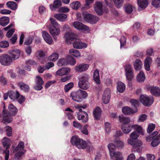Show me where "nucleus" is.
Returning a JSON list of instances; mask_svg holds the SVG:
<instances>
[{
    "instance_id": "nucleus-19",
    "label": "nucleus",
    "mask_w": 160,
    "mask_h": 160,
    "mask_svg": "<svg viewBox=\"0 0 160 160\" xmlns=\"http://www.w3.org/2000/svg\"><path fill=\"white\" fill-rule=\"evenodd\" d=\"M70 71V69L68 67H66L59 69L56 72V74L62 76L69 73Z\"/></svg>"
},
{
    "instance_id": "nucleus-38",
    "label": "nucleus",
    "mask_w": 160,
    "mask_h": 160,
    "mask_svg": "<svg viewBox=\"0 0 160 160\" xmlns=\"http://www.w3.org/2000/svg\"><path fill=\"white\" fill-rule=\"evenodd\" d=\"M81 139L77 136H73L71 138V142L72 144L77 146Z\"/></svg>"
},
{
    "instance_id": "nucleus-5",
    "label": "nucleus",
    "mask_w": 160,
    "mask_h": 160,
    "mask_svg": "<svg viewBox=\"0 0 160 160\" xmlns=\"http://www.w3.org/2000/svg\"><path fill=\"white\" fill-rule=\"evenodd\" d=\"M94 9L96 13L99 15L102 14L103 12L106 13L108 12V10L107 9H103L102 2H96L94 6Z\"/></svg>"
},
{
    "instance_id": "nucleus-36",
    "label": "nucleus",
    "mask_w": 160,
    "mask_h": 160,
    "mask_svg": "<svg viewBox=\"0 0 160 160\" xmlns=\"http://www.w3.org/2000/svg\"><path fill=\"white\" fill-rule=\"evenodd\" d=\"M137 79L139 82H143L145 79V76L143 72L141 71L137 76Z\"/></svg>"
},
{
    "instance_id": "nucleus-40",
    "label": "nucleus",
    "mask_w": 160,
    "mask_h": 160,
    "mask_svg": "<svg viewBox=\"0 0 160 160\" xmlns=\"http://www.w3.org/2000/svg\"><path fill=\"white\" fill-rule=\"evenodd\" d=\"M160 143V139L157 136L155 138H154L151 143V145L152 147H156L158 146Z\"/></svg>"
},
{
    "instance_id": "nucleus-17",
    "label": "nucleus",
    "mask_w": 160,
    "mask_h": 160,
    "mask_svg": "<svg viewBox=\"0 0 160 160\" xmlns=\"http://www.w3.org/2000/svg\"><path fill=\"white\" fill-rule=\"evenodd\" d=\"M49 31L52 36L58 35L60 32V26H51L49 28Z\"/></svg>"
},
{
    "instance_id": "nucleus-21",
    "label": "nucleus",
    "mask_w": 160,
    "mask_h": 160,
    "mask_svg": "<svg viewBox=\"0 0 160 160\" xmlns=\"http://www.w3.org/2000/svg\"><path fill=\"white\" fill-rule=\"evenodd\" d=\"M102 111L101 108L98 107L96 108L93 111V114L95 119L99 120L101 115Z\"/></svg>"
},
{
    "instance_id": "nucleus-27",
    "label": "nucleus",
    "mask_w": 160,
    "mask_h": 160,
    "mask_svg": "<svg viewBox=\"0 0 160 160\" xmlns=\"http://www.w3.org/2000/svg\"><path fill=\"white\" fill-rule=\"evenodd\" d=\"M152 61V58L149 57H147L145 60L144 67L145 69L149 71L150 69V64Z\"/></svg>"
},
{
    "instance_id": "nucleus-32",
    "label": "nucleus",
    "mask_w": 160,
    "mask_h": 160,
    "mask_svg": "<svg viewBox=\"0 0 160 160\" xmlns=\"http://www.w3.org/2000/svg\"><path fill=\"white\" fill-rule=\"evenodd\" d=\"M37 54V57L39 62L42 63L45 60L43 58L45 56L44 52L42 51H39L38 52Z\"/></svg>"
},
{
    "instance_id": "nucleus-11",
    "label": "nucleus",
    "mask_w": 160,
    "mask_h": 160,
    "mask_svg": "<svg viewBox=\"0 0 160 160\" xmlns=\"http://www.w3.org/2000/svg\"><path fill=\"white\" fill-rule=\"evenodd\" d=\"M35 82L36 85L34 88L36 90H39L42 88V85L44 83V82L42 78L39 76H37L35 78Z\"/></svg>"
},
{
    "instance_id": "nucleus-39",
    "label": "nucleus",
    "mask_w": 160,
    "mask_h": 160,
    "mask_svg": "<svg viewBox=\"0 0 160 160\" xmlns=\"http://www.w3.org/2000/svg\"><path fill=\"white\" fill-rule=\"evenodd\" d=\"M68 64H69L72 65H74L76 63V60L72 56L69 55L67 57Z\"/></svg>"
},
{
    "instance_id": "nucleus-41",
    "label": "nucleus",
    "mask_w": 160,
    "mask_h": 160,
    "mask_svg": "<svg viewBox=\"0 0 160 160\" xmlns=\"http://www.w3.org/2000/svg\"><path fill=\"white\" fill-rule=\"evenodd\" d=\"M81 4L78 1H75L70 4V7L74 9L77 10L80 7Z\"/></svg>"
},
{
    "instance_id": "nucleus-61",
    "label": "nucleus",
    "mask_w": 160,
    "mask_h": 160,
    "mask_svg": "<svg viewBox=\"0 0 160 160\" xmlns=\"http://www.w3.org/2000/svg\"><path fill=\"white\" fill-rule=\"evenodd\" d=\"M105 127L106 132H109L111 129V127L110 124L108 122H106L105 123Z\"/></svg>"
},
{
    "instance_id": "nucleus-42",
    "label": "nucleus",
    "mask_w": 160,
    "mask_h": 160,
    "mask_svg": "<svg viewBox=\"0 0 160 160\" xmlns=\"http://www.w3.org/2000/svg\"><path fill=\"white\" fill-rule=\"evenodd\" d=\"M58 57L59 55L58 53L54 52L49 57L48 59L50 61H55L58 59Z\"/></svg>"
},
{
    "instance_id": "nucleus-49",
    "label": "nucleus",
    "mask_w": 160,
    "mask_h": 160,
    "mask_svg": "<svg viewBox=\"0 0 160 160\" xmlns=\"http://www.w3.org/2000/svg\"><path fill=\"white\" fill-rule=\"evenodd\" d=\"M9 44L7 41H3L0 42V47L2 48H7L8 47Z\"/></svg>"
},
{
    "instance_id": "nucleus-1",
    "label": "nucleus",
    "mask_w": 160,
    "mask_h": 160,
    "mask_svg": "<svg viewBox=\"0 0 160 160\" xmlns=\"http://www.w3.org/2000/svg\"><path fill=\"white\" fill-rule=\"evenodd\" d=\"M120 131L116 132L114 136L113 142L109 143L108 146L111 158L114 160H120L119 152L120 144Z\"/></svg>"
},
{
    "instance_id": "nucleus-15",
    "label": "nucleus",
    "mask_w": 160,
    "mask_h": 160,
    "mask_svg": "<svg viewBox=\"0 0 160 160\" xmlns=\"http://www.w3.org/2000/svg\"><path fill=\"white\" fill-rule=\"evenodd\" d=\"M78 118L84 123L86 122L88 120V115L85 112H79L78 114Z\"/></svg>"
},
{
    "instance_id": "nucleus-33",
    "label": "nucleus",
    "mask_w": 160,
    "mask_h": 160,
    "mask_svg": "<svg viewBox=\"0 0 160 160\" xmlns=\"http://www.w3.org/2000/svg\"><path fill=\"white\" fill-rule=\"evenodd\" d=\"M139 7L142 8H145L148 6L147 0H138V2Z\"/></svg>"
},
{
    "instance_id": "nucleus-60",
    "label": "nucleus",
    "mask_w": 160,
    "mask_h": 160,
    "mask_svg": "<svg viewBox=\"0 0 160 160\" xmlns=\"http://www.w3.org/2000/svg\"><path fill=\"white\" fill-rule=\"evenodd\" d=\"M14 29L12 28L8 30L6 34V36L8 38H10L14 32Z\"/></svg>"
},
{
    "instance_id": "nucleus-56",
    "label": "nucleus",
    "mask_w": 160,
    "mask_h": 160,
    "mask_svg": "<svg viewBox=\"0 0 160 160\" xmlns=\"http://www.w3.org/2000/svg\"><path fill=\"white\" fill-rule=\"evenodd\" d=\"M139 137V135L136 131H134L131 133L130 137L132 139H137Z\"/></svg>"
},
{
    "instance_id": "nucleus-45",
    "label": "nucleus",
    "mask_w": 160,
    "mask_h": 160,
    "mask_svg": "<svg viewBox=\"0 0 160 160\" xmlns=\"http://www.w3.org/2000/svg\"><path fill=\"white\" fill-rule=\"evenodd\" d=\"M73 83L72 82H70L66 85L64 88V91L65 92H68L73 87Z\"/></svg>"
},
{
    "instance_id": "nucleus-9",
    "label": "nucleus",
    "mask_w": 160,
    "mask_h": 160,
    "mask_svg": "<svg viewBox=\"0 0 160 160\" xmlns=\"http://www.w3.org/2000/svg\"><path fill=\"white\" fill-rule=\"evenodd\" d=\"M72 43L73 48L76 49H81L87 47V44L86 43L81 42L80 39L77 38L75 39Z\"/></svg>"
},
{
    "instance_id": "nucleus-47",
    "label": "nucleus",
    "mask_w": 160,
    "mask_h": 160,
    "mask_svg": "<svg viewBox=\"0 0 160 160\" xmlns=\"http://www.w3.org/2000/svg\"><path fill=\"white\" fill-rule=\"evenodd\" d=\"M155 128V124L153 123H149L148 124V128L147 129V132L148 133H150Z\"/></svg>"
},
{
    "instance_id": "nucleus-55",
    "label": "nucleus",
    "mask_w": 160,
    "mask_h": 160,
    "mask_svg": "<svg viewBox=\"0 0 160 160\" xmlns=\"http://www.w3.org/2000/svg\"><path fill=\"white\" fill-rule=\"evenodd\" d=\"M129 122L130 120L128 118L125 117L121 118V122L123 123V125H128L127 123Z\"/></svg>"
},
{
    "instance_id": "nucleus-3",
    "label": "nucleus",
    "mask_w": 160,
    "mask_h": 160,
    "mask_svg": "<svg viewBox=\"0 0 160 160\" xmlns=\"http://www.w3.org/2000/svg\"><path fill=\"white\" fill-rule=\"evenodd\" d=\"M88 96L87 92L81 89H78L76 92H72L70 97L74 101L78 102L82 101V99L86 98Z\"/></svg>"
},
{
    "instance_id": "nucleus-24",
    "label": "nucleus",
    "mask_w": 160,
    "mask_h": 160,
    "mask_svg": "<svg viewBox=\"0 0 160 160\" xmlns=\"http://www.w3.org/2000/svg\"><path fill=\"white\" fill-rule=\"evenodd\" d=\"M142 65V63L139 59H136L134 63V68L136 71L140 70L141 69Z\"/></svg>"
},
{
    "instance_id": "nucleus-57",
    "label": "nucleus",
    "mask_w": 160,
    "mask_h": 160,
    "mask_svg": "<svg viewBox=\"0 0 160 160\" xmlns=\"http://www.w3.org/2000/svg\"><path fill=\"white\" fill-rule=\"evenodd\" d=\"M152 5L155 7H160V0H154L152 2Z\"/></svg>"
},
{
    "instance_id": "nucleus-64",
    "label": "nucleus",
    "mask_w": 160,
    "mask_h": 160,
    "mask_svg": "<svg viewBox=\"0 0 160 160\" xmlns=\"http://www.w3.org/2000/svg\"><path fill=\"white\" fill-rule=\"evenodd\" d=\"M18 38L17 35L14 34L13 37L10 39V41L12 44H14L16 42Z\"/></svg>"
},
{
    "instance_id": "nucleus-62",
    "label": "nucleus",
    "mask_w": 160,
    "mask_h": 160,
    "mask_svg": "<svg viewBox=\"0 0 160 160\" xmlns=\"http://www.w3.org/2000/svg\"><path fill=\"white\" fill-rule=\"evenodd\" d=\"M130 102L131 104L132 105L135 107H137L138 104V101L134 99H131L130 101Z\"/></svg>"
},
{
    "instance_id": "nucleus-14",
    "label": "nucleus",
    "mask_w": 160,
    "mask_h": 160,
    "mask_svg": "<svg viewBox=\"0 0 160 160\" xmlns=\"http://www.w3.org/2000/svg\"><path fill=\"white\" fill-rule=\"evenodd\" d=\"M73 25L74 27L78 29L87 31L89 29L88 27L79 22H75L73 23Z\"/></svg>"
},
{
    "instance_id": "nucleus-58",
    "label": "nucleus",
    "mask_w": 160,
    "mask_h": 160,
    "mask_svg": "<svg viewBox=\"0 0 160 160\" xmlns=\"http://www.w3.org/2000/svg\"><path fill=\"white\" fill-rule=\"evenodd\" d=\"M46 70L45 66H39L38 68V70L40 73H42L44 71Z\"/></svg>"
},
{
    "instance_id": "nucleus-44",
    "label": "nucleus",
    "mask_w": 160,
    "mask_h": 160,
    "mask_svg": "<svg viewBox=\"0 0 160 160\" xmlns=\"http://www.w3.org/2000/svg\"><path fill=\"white\" fill-rule=\"evenodd\" d=\"M130 128H131V126L129 127L128 125H122V129L125 133L127 134L131 131L130 129Z\"/></svg>"
},
{
    "instance_id": "nucleus-10",
    "label": "nucleus",
    "mask_w": 160,
    "mask_h": 160,
    "mask_svg": "<svg viewBox=\"0 0 160 160\" xmlns=\"http://www.w3.org/2000/svg\"><path fill=\"white\" fill-rule=\"evenodd\" d=\"M64 38L67 43H72V42L76 38L75 34L72 32H67L65 34Z\"/></svg>"
},
{
    "instance_id": "nucleus-25",
    "label": "nucleus",
    "mask_w": 160,
    "mask_h": 160,
    "mask_svg": "<svg viewBox=\"0 0 160 160\" xmlns=\"http://www.w3.org/2000/svg\"><path fill=\"white\" fill-rule=\"evenodd\" d=\"M62 3L59 0H55L53 2V4L50 5V9L52 10H54V8H57L61 6Z\"/></svg>"
},
{
    "instance_id": "nucleus-31",
    "label": "nucleus",
    "mask_w": 160,
    "mask_h": 160,
    "mask_svg": "<svg viewBox=\"0 0 160 160\" xmlns=\"http://www.w3.org/2000/svg\"><path fill=\"white\" fill-rule=\"evenodd\" d=\"M9 22V19L8 17H3L0 18V24L2 26H6Z\"/></svg>"
},
{
    "instance_id": "nucleus-12",
    "label": "nucleus",
    "mask_w": 160,
    "mask_h": 160,
    "mask_svg": "<svg viewBox=\"0 0 160 160\" xmlns=\"http://www.w3.org/2000/svg\"><path fill=\"white\" fill-rule=\"evenodd\" d=\"M111 95V91L109 88H107L104 92L102 97V101L105 104L108 103L109 101Z\"/></svg>"
},
{
    "instance_id": "nucleus-54",
    "label": "nucleus",
    "mask_w": 160,
    "mask_h": 160,
    "mask_svg": "<svg viewBox=\"0 0 160 160\" xmlns=\"http://www.w3.org/2000/svg\"><path fill=\"white\" fill-rule=\"evenodd\" d=\"M5 128L7 135L9 137L11 136L12 134V128L11 127L9 126H7Z\"/></svg>"
},
{
    "instance_id": "nucleus-53",
    "label": "nucleus",
    "mask_w": 160,
    "mask_h": 160,
    "mask_svg": "<svg viewBox=\"0 0 160 160\" xmlns=\"http://www.w3.org/2000/svg\"><path fill=\"white\" fill-rule=\"evenodd\" d=\"M142 144V142L140 140H138L135 142L133 146V148L135 149L141 147Z\"/></svg>"
},
{
    "instance_id": "nucleus-16",
    "label": "nucleus",
    "mask_w": 160,
    "mask_h": 160,
    "mask_svg": "<svg viewBox=\"0 0 160 160\" xmlns=\"http://www.w3.org/2000/svg\"><path fill=\"white\" fill-rule=\"evenodd\" d=\"M89 67V65L87 64H81L77 65L75 67V70L78 72H84L86 71Z\"/></svg>"
},
{
    "instance_id": "nucleus-30",
    "label": "nucleus",
    "mask_w": 160,
    "mask_h": 160,
    "mask_svg": "<svg viewBox=\"0 0 160 160\" xmlns=\"http://www.w3.org/2000/svg\"><path fill=\"white\" fill-rule=\"evenodd\" d=\"M69 53L76 58H80L81 57V54L79 51L74 49H71L69 51Z\"/></svg>"
},
{
    "instance_id": "nucleus-2",
    "label": "nucleus",
    "mask_w": 160,
    "mask_h": 160,
    "mask_svg": "<svg viewBox=\"0 0 160 160\" xmlns=\"http://www.w3.org/2000/svg\"><path fill=\"white\" fill-rule=\"evenodd\" d=\"M8 108L9 111V113L7 110L4 109L2 112V119L4 123L8 122L10 123L12 121V118L10 115L12 116H15L18 112V109L16 107L12 104H10L8 106Z\"/></svg>"
},
{
    "instance_id": "nucleus-52",
    "label": "nucleus",
    "mask_w": 160,
    "mask_h": 160,
    "mask_svg": "<svg viewBox=\"0 0 160 160\" xmlns=\"http://www.w3.org/2000/svg\"><path fill=\"white\" fill-rule=\"evenodd\" d=\"M125 73L133 71V68L131 65L128 64L124 67Z\"/></svg>"
},
{
    "instance_id": "nucleus-37",
    "label": "nucleus",
    "mask_w": 160,
    "mask_h": 160,
    "mask_svg": "<svg viewBox=\"0 0 160 160\" xmlns=\"http://www.w3.org/2000/svg\"><path fill=\"white\" fill-rule=\"evenodd\" d=\"M87 144L86 141L81 139L78 144H77V147L79 149H84L87 147Z\"/></svg>"
},
{
    "instance_id": "nucleus-48",
    "label": "nucleus",
    "mask_w": 160,
    "mask_h": 160,
    "mask_svg": "<svg viewBox=\"0 0 160 160\" xmlns=\"http://www.w3.org/2000/svg\"><path fill=\"white\" fill-rule=\"evenodd\" d=\"M125 10L128 13H131L132 11V6L130 4H126L125 6Z\"/></svg>"
},
{
    "instance_id": "nucleus-20",
    "label": "nucleus",
    "mask_w": 160,
    "mask_h": 160,
    "mask_svg": "<svg viewBox=\"0 0 160 160\" xmlns=\"http://www.w3.org/2000/svg\"><path fill=\"white\" fill-rule=\"evenodd\" d=\"M54 17L60 21L64 22L66 21L67 18V15L64 13H58L55 14L54 15Z\"/></svg>"
},
{
    "instance_id": "nucleus-4",
    "label": "nucleus",
    "mask_w": 160,
    "mask_h": 160,
    "mask_svg": "<svg viewBox=\"0 0 160 160\" xmlns=\"http://www.w3.org/2000/svg\"><path fill=\"white\" fill-rule=\"evenodd\" d=\"M88 76L87 74L82 75L79 79L78 85L80 88L83 89L87 90L89 87L88 82Z\"/></svg>"
},
{
    "instance_id": "nucleus-28",
    "label": "nucleus",
    "mask_w": 160,
    "mask_h": 160,
    "mask_svg": "<svg viewBox=\"0 0 160 160\" xmlns=\"http://www.w3.org/2000/svg\"><path fill=\"white\" fill-rule=\"evenodd\" d=\"M131 128L135 130V131H136L138 134H143V130L141 126L135 124L131 126Z\"/></svg>"
},
{
    "instance_id": "nucleus-23",
    "label": "nucleus",
    "mask_w": 160,
    "mask_h": 160,
    "mask_svg": "<svg viewBox=\"0 0 160 160\" xmlns=\"http://www.w3.org/2000/svg\"><path fill=\"white\" fill-rule=\"evenodd\" d=\"M151 93L153 95L158 96L160 95V89L154 86L150 87L149 88Z\"/></svg>"
},
{
    "instance_id": "nucleus-13",
    "label": "nucleus",
    "mask_w": 160,
    "mask_h": 160,
    "mask_svg": "<svg viewBox=\"0 0 160 160\" xmlns=\"http://www.w3.org/2000/svg\"><path fill=\"white\" fill-rule=\"evenodd\" d=\"M10 56L12 61L18 59L20 56V52L19 50L14 49L10 51L9 52Z\"/></svg>"
},
{
    "instance_id": "nucleus-18",
    "label": "nucleus",
    "mask_w": 160,
    "mask_h": 160,
    "mask_svg": "<svg viewBox=\"0 0 160 160\" xmlns=\"http://www.w3.org/2000/svg\"><path fill=\"white\" fill-rule=\"evenodd\" d=\"M42 36L45 41L50 44L53 42V40L51 36L47 32L44 31L42 32Z\"/></svg>"
},
{
    "instance_id": "nucleus-7",
    "label": "nucleus",
    "mask_w": 160,
    "mask_h": 160,
    "mask_svg": "<svg viewBox=\"0 0 160 160\" xmlns=\"http://www.w3.org/2000/svg\"><path fill=\"white\" fill-rule=\"evenodd\" d=\"M141 102L144 105L147 106H151L153 101L152 97H149L146 95H142L140 97Z\"/></svg>"
},
{
    "instance_id": "nucleus-26",
    "label": "nucleus",
    "mask_w": 160,
    "mask_h": 160,
    "mask_svg": "<svg viewBox=\"0 0 160 160\" xmlns=\"http://www.w3.org/2000/svg\"><path fill=\"white\" fill-rule=\"evenodd\" d=\"M8 94L9 97L13 101L17 99L19 95V93L17 91H11L9 92Z\"/></svg>"
},
{
    "instance_id": "nucleus-29",
    "label": "nucleus",
    "mask_w": 160,
    "mask_h": 160,
    "mask_svg": "<svg viewBox=\"0 0 160 160\" xmlns=\"http://www.w3.org/2000/svg\"><path fill=\"white\" fill-rule=\"evenodd\" d=\"M93 79L95 82L98 84L100 83L99 71L96 69L94 72Z\"/></svg>"
},
{
    "instance_id": "nucleus-46",
    "label": "nucleus",
    "mask_w": 160,
    "mask_h": 160,
    "mask_svg": "<svg viewBox=\"0 0 160 160\" xmlns=\"http://www.w3.org/2000/svg\"><path fill=\"white\" fill-rule=\"evenodd\" d=\"M68 64L67 58V59L61 58L58 62V65L59 66H62Z\"/></svg>"
},
{
    "instance_id": "nucleus-34",
    "label": "nucleus",
    "mask_w": 160,
    "mask_h": 160,
    "mask_svg": "<svg viewBox=\"0 0 160 160\" xmlns=\"http://www.w3.org/2000/svg\"><path fill=\"white\" fill-rule=\"evenodd\" d=\"M18 85L21 89L25 92L28 91L29 89L28 86L23 82H18Z\"/></svg>"
},
{
    "instance_id": "nucleus-63",
    "label": "nucleus",
    "mask_w": 160,
    "mask_h": 160,
    "mask_svg": "<svg viewBox=\"0 0 160 160\" xmlns=\"http://www.w3.org/2000/svg\"><path fill=\"white\" fill-rule=\"evenodd\" d=\"M126 41V38L124 36H122L121 38V48L125 45Z\"/></svg>"
},
{
    "instance_id": "nucleus-8",
    "label": "nucleus",
    "mask_w": 160,
    "mask_h": 160,
    "mask_svg": "<svg viewBox=\"0 0 160 160\" xmlns=\"http://www.w3.org/2000/svg\"><path fill=\"white\" fill-rule=\"evenodd\" d=\"M12 62L9 55L3 54L0 56V62L2 65L8 66Z\"/></svg>"
},
{
    "instance_id": "nucleus-22",
    "label": "nucleus",
    "mask_w": 160,
    "mask_h": 160,
    "mask_svg": "<svg viewBox=\"0 0 160 160\" xmlns=\"http://www.w3.org/2000/svg\"><path fill=\"white\" fill-rule=\"evenodd\" d=\"M122 111L125 114H129L135 113L137 111L133 110L128 106H125L122 108Z\"/></svg>"
},
{
    "instance_id": "nucleus-43",
    "label": "nucleus",
    "mask_w": 160,
    "mask_h": 160,
    "mask_svg": "<svg viewBox=\"0 0 160 160\" xmlns=\"http://www.w3.org/2000/svg\"><path fill=\"white\" fill-rule=\"evenodd\" d=\"M127 79L129 81H131L133 78V71L125 73Z\"/></svg>"
},
{
    "instance_id": "nucleus-59",
    "label": "nucleus",
    "mask_w": 160,
    "mask_h": 160,
    "mask_svg": "<svg viewBox=\"0 0 160 160\" xmlns=\"http://www.w3.org/2000/svg\"><path fill=\"white\" fill-rule=\"evenodd\" d=\"M92 16L91 14H88L84 15V18L86 21L90 22Z\"/></svg>"
},
{
    "instance_id": "nucleus-35",
    "label": "nucleus",
    "mask_w": 160,
    "mask_h": 160,
    "mask_svg": "<svg viewBox=\"0 0 160 160\" xmlns=\"http://www.w3.org/2000/svg\"><path fill=\"white\" fill-rule=\"evenodd\" d=\"M6 4L8 8L12 10H15L17 8V3L14 2H8Z\"/></svg>"
},
{
    "instance_id": "nucleus-51",
    "label": "nucleus",
    "mask_w": 160,
    "mask_h": 160,
    "mask_svg": "<svg viewBox=\"0 0 160 160\" xmlns=\"http://www.w3.org/2000/svg\"><path fill=\"white\" fill-rule=\"evenodd\" d=\"M24 143L23 142H20L18 143L16 149L20 150H26L24 149Z\"/></svg>"
},
{
    "instance_id": "nucleus-50",
    "label": "nucleus",
    "mask_w": 160,
    "mask_h": 160,
    "mask_svg": "<svg viewBox=\"0 0 160 160\" xmlns=\"http://www.w3.org/2000/svg\"><path fill=\"white\" fill-rule=\"evenodd\" d=\"M88 126L87 125H85L83 127H81V128L80 129L81 132L83 134L88 135Z\"/></svg>"
},
{
    "instance_id": "nucleus-6",
    "label": "nucleus",
    "mask_w": 160,
    "mask_h": 160,
    "mask_svg": "<svg viewBox=\"0 0 160 160\" xmlns=\"http://www.w3.org/2000/svg\"><path fill=\"white\" fill-rule=\"evenodd\" d=\"M9 141V139L6 137H4L2 140L3 145L6 148V150L4 151V153L5 154V160H8L9 157V151L8 149L10 148Z\"/></svg>"
}]
</instances>
